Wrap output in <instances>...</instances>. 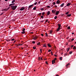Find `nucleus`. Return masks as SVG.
Returning <instances> with one entry per match:
<instances>
[{
    "instance_id": "nucleus-8",
    "label": "nucleus",
    "mask_w": 76,
    "mask_h": 76,
    "mask_svg": "<svg viewBox=\"0 0 76 76\" xmlns=\"http://www.w3.org/2000/svg\"><path fill=\"white\" fill-rule=\"evenodd\" d=\"M60 1H59V0H58L56 2V3L57 4H60Z\"/></svg>"
},
{
    "instance_id": "nucleus-54",
    "label": "nucleus",
    "mask_w": 76,
    "mask_h": 76,
    "mask_svg": "<svg viewBox=\"0 0 76 76\" xmlns=\"http://www.w3.org/2000/svg\"><path fill=\"white\" fill-rule=\"evenodd\" d=\"M45 22H48V20H46L45 21Z\"/></svg>"
},
{
    "instance_id": "nucleus-36",
    "label": "nucleus",
    "mask_w": 76,
    "mask_h": 76,
    "mask_svg": "<svg viewBox=\"0 0 76 76\" xmlns=\"http://www.w3.org/2000/svg\"><path fill=\"white\" fill-rule=\"evenodd\" d=\"M59 58L60 60H62V57H61Z\"/></svg>"
},
{
    "instance_id": "nucleus-48",
    "label": "nucleus",
    "mask_w": 76,
    "mask_h": 76,
    "mask_svg": "<svg viewBox=\"0 0 76 76\" xmlns=\"http://www.w3.org/2000/svg\"><path fill=\"white\" fill-rule=\"evenodd\" d=\"M41 53H42V49H41L40 50Z\"/></svg>"
},
{
    "instance_id": "nucleus-49",
    "label": "nucleus",
    "mask_w": 76,
    "mask_h": 76,
    "mask_svg": "<svg viewBox=\"0 0 76 76\" xmlns=\"http://www.w3.org/2000/svg\"><path fill=\"white\" fill-rule=\"evenodd\" d=\"M54 59H55V60H57V58H54Z\"/></svg>"
},
{
    "instance_id": "nucleus-64",
    "label": "nucleus",
    "mask_w": 76,
    "mask_h": 76,
    "mask_svg": "<svg viewBox=\"0 0 76 76\" xmlns=\"http://www.w3.org/2000/svg\"><path fill=\"white\" fill-rule=\"evenodd\" d=\"M15 42H16V41H15L13 43H15Z\"/></svg>"
},
{
    "instance_id": "nucleus-34",
    "label": "nucleus",
    "mask_w": 76,
    "mask_h": 76,
    "mask_svg": "<svg viewBox=\"0 0 76 76\" xmlns=\"http://www.w3.org/2000/svg\"><path fill=\"white\" fill-rule=\"evenodd\" d=\"M69 64H70L69 63H68V64H67L66 67H67V66H69Z\"/></svg>"
},
{
    "instance_id": "nucleus-28",
    "label": "nucleus",
    "mask_w": 76,
    "mask_h": 76,
    "mask_svg": "<svg viewBox=\"0 0 76 76\" xmlns=\"http://www.w3.org/2000/svg\"><path fill=\"white\" fill-rule=\"evenodd\" d=\"M69 12H66V15H68L69 14Z\"/></svg>"
},
{
    "instance_id": "nucleus-15",
    "label": "nucleus",
    "mask_w": 76,
    "mask_h": 76,
    "mask_svg": "<svg viewBox=\"0 0 76 76\" xmlns=\"http://www.w3.org/2000/svg\"><path fill=\"white\" fill-rule=\"evenodd\" d=\"M50 11H49L48 12V15H50Z\"/></svg>"
},
{
    "instance_id": "nucleus-1",
    "label": "nucleus",
    "mask_w": 76,
    "mask_h": 76,
    "mask_svg": "<svg viewBox=\"0 0 76 76\" xmlns=\"http://www.w3.org/2000/svg\"><path fill=\"white\" fill-rule=\"evenodd\" d=\"M11 9L12 10H16V7H17V5H12L11 6Z\"/></svg>"
},
{
    "instance_id": "nucleus-26",
    "label": "nucleus",
    "mask_w": 76,
    "mask_h": 76,
    "mask_svg": "<svg viewBox=\"0 0 76 76\" xmlns=\"http://www.w3.org/2000/svg\"><path fill=\"white\" fill-rule=\"evenodd\" d=\"M38 15H39V16H41V13H39Z\"/></svg>"
},
{
    "instance_id": "nucleus-7",
    "label": "nucleus",
    "mask_w": 76,
    "mask_h": 76,
    "mask_svg": "<svg viewBox=\"0 0 76 76\" xmlns=\"http://www.w3.org/2000/svg\"><path fill=\"white\" fill-rule=\"evenodd\" d=\"M55 61H56V60H55L54 59L52 61V64H54V63H55Z\"/></svg>"
},
{
    "instance_id": "nucleus-29",
    "label": "nucleus",
    "mask_w": 76,
    "mask_h": 76,
    "mask_svg": "<svg viewBox=\"0 0 76 76\" xmlns=\"http://www.w3.org/2000/svg\"><path fill=\"white\" fill-rule=\"evenodd\" d=\"M33 49H34V50H35V49H36V47H34L33 48Z\"/></svg>"
},
{
    "instance_id": "nucleus-19",
    "label": "nucleus",
    "mask_w": 76,
    "mask_h": 76,
    "mask_svg": "<svg viewBox=\"0 0 76 76\" xmlns=\"http://www.w3.org/2000/svg\"><path fill=\"white\" fill-rule=\"evenodd\" d=\"M67 28L68 29H70V26H69Z\"/></svg>"
},
{
    "instance_id": "nucleus-58",
    "label": "nucleus",
    "mask_w": 76,
    "mask_h": 76,
    "mask_svg": "<svg viewBox=\"0 0 76 76\" xmlns=\"http://www.w3.org/2000/svg\"><path fill=\"white\" fill-rule=\"evenodd\" d=\"M51 55H52V56H53V53H51Z\"/></svg>"
},
{
    "instance_id": "nucleus-16",
    "label": "nucleus",
    "mask_w": 76,
    "mask_h": 76,
    "mask_svg": "<svg viewBox=\"0 0 76 76\" xmlns=\"http://www.w3.org/2000/svg\"><path fill=\"white\" fill-rule=\"evenodd\" d=\"M48 47H51V45L49 44L48 43Z\"/></svg>"
},
{
    "instance_id": "nucleus-47",
    "label": "nucleus",
    "mask_w": 76,
    "mask_h": 76,
    "mask_svg": "<svg viewBox=\"0 0 76 76\" xmlns=\"http://www.w3.org/2000/svg\"><path fill=\"white\" fill-rule=\"evenodd\" d=\"M46 63L47 64H48V63L47 61L46 62Z\"/></svg>"
},
{
    "instance_id": "nucleus-45",
    "label": "nucleus",
    "mask_w": 76,
    "mask_h": 76,
    "mask_svg": "<svg viewBox=\"0 0 76 76\" xmlns=\"http://www.w3.org/2000/svg\"><path fill=\"white\" fill-rule=\"evenodd\" d=\"M53 4L54 5H55V4H56V2H54L53 3Z\"/></svg>"
},
{
    "instance_id": "nucleus-2",
    "label": "nucleus",
    "mask_w": 76,
    "mask_h": 76,
    "mask_svg": "<svg viewBox=\"0 0 76 76\" xmlns=\"http://www.w3.org/2000/svg\"><path fill=\"white\" fill-rule=\"evenodd\" d=\"M34 4H32L29 6L28 7V10H30V9H31V7H32L33 6H34Z\"/></svg>"
},
{
    "instance_id": "nucleus-40",
    "label": "nucleus",
    "mask_w": 76,
    "mask_h": 76,
    "mask_svg": "<svg viewBox=\"0 0 76 76\" xmlns=\"http://www.w3.org/2000/svg\"><path fill=\"white\" fill-rule=\"evenodd\" d=\"M51 50H49L48 51V52H51Z\"/></svg>"
},
{
    "instance_id": "nucleus-43",
    "label": "nucleus",
    "mask_w": 76,
    "mask_h": 76,
    "mask_svg": "<svg viewBox=\"0 0 76 76\" xmlns=\"http://www.w3.org/2000/svg\"><path fill=\"white\" fill-rule=\"evenodd\" d=\"M37 2H35L34 3V5H37Z\"/></svg>"
},
{
    "instance_id": "nucleus-14",
    "label": "nucleus",
    "mask_w": 76,
    "mask_h": 76,
    "mask_svg": "<svg viewBox=\"0 0 76 76\" xmlns=\"http://www.w3.org/2000/svg\"><path fill=\"white\" fill-rule=\"evenodd\" d=\"M52 32H53V31L52 30H50L49 32V34H52Z\"/></svg>"
},
{
    "instance_id": "nucleus-63",
    "label": "nucleus",
    "mask_w": 76,
    "mask_h": 76,
    "mask_svg": "<svg viewBox=\"0 0 76 76\" xmlns=\"http://www.w3.org/2000/svg\"><path fill=\"white\" fill-rule=\"evenodd\" d=\"M31 34H34V32H31Z\"/></svg>"
},
{
    "instance_id": "nucleus-31",
    "label": "nucleus",
    "mask_w": 76,
    "mask_h": 76,
    "mask_svg": "<svg viewBox=\"0 0 76 76\" xmlns=\"http://www.w3.org/2000/svg\"><path fill=\"white\" fill-rule=\"evenodd\" d=\"M69 50H70V48H69L68 49V50H67V52H68V51H69Z\"/></svg>"
},
{
    "instance_id": "nucleus-13",
    "label": "nucleus",
    "mask_w": 76,
    "mask_h": 76,
    "mask_svg": "<svg viewBox=\"0 0 76 76\" xmlns=\"http://www.w3.org/2000/svg\"><path fill=\"white\" fill-rule=\"evenodd\" d=\"M60 29H61L60 28H58L57 29V31L58 32V31H60Z\"/></svg>"
},
{
    "instance_id": "nucleus-62",
    "label": "nucleus",
    "mask_w": 76,
    "mask_h": 76,
    "mask_svg": "<svg viewBox=\"0 0 76 76\" xmlns=\"http://www.w3.org/2000/svg\"><path fill=\"white\" fill-rule=\"evenodd\" d=\"M56 76H59V75H57Z\"/></svg>"
},
{
    "instance_id": "nucleus-17",
    "label": "nucleus",
    "mask_w": 76,
    "mask_h": 76,
    "mask_svg": "<svg viewBox=\"0 0 76 76\" xmlns=\"http://www.w3.org/2000/svg\"><path fill=\"white\" fill-rule=\"evenodd\" d=\"M33 39H34V40H35V39H37V37H35Z\"/></svg>"
},
{
    "instance_id": "nucleus-23",
    "label": "nucleus",
    "mask_w": 76,
    "mask_h": 76,
    "mask_svg": "<svg viewBox=\"0 0 76 76\" xmlns=\"http://www.w3.org/2000/svg\"><path fill=\"white\" fill-rule=\"evenodd\" d=\"M43 47H47V46H46V45H45H45H43Z\"/></svg>"
},
{
    "instance_id": "nucleus-55",
    "label": "nucleus",
    "mask_w": 76,
    "mask_h": 76,
    "mask_svg": "<svg viewBox=\"0 0 76 76\" xmlns=\"http://www.w3.org/2000/svg\"><path fill=\"white\" fill-rule=\"evenodd\" d=\"M39 60H40V57H39Z\"/></svg>"
},
{
    "instance_id": "nucleus-32",
    "label": "nucleus",
    "mask_w": 76,
    "mask_h": 76,
    "mask_svg": "<svg viewBox=\"0 0 76 76\" xmlns=\"http://www.w3.org/2000/svg\"><path fill=\"white\" fill-rule=\"evenodd\" d=\"M66 56H67V53H65L64 55V57H66Z\"/></svg>"
},
{
    "instance_id": "nucleus-41",
    "label": "nucleus",
    "mask_w": 76,
    "mask_h": 76,
    "mask_svg": "<svg viewBox=\"0 0 76 76\" xmlns=\"http://www.w3.org/2000/svg\"><path fill=\"white\" fill-rule=\"evenodd\" d=\"M40 10H44V8H41L40 9Z\"/></svg>"
},
{
    "instance_id": "nucleus-4",
    "label": "nucleus",
    "mask_w": 76,
    "mask_h": 76,
    "mask_svg": "<svg viewBox=\"0 0 76 76\" xmlns=\"http://www.w3.org/2000/svg\"><path fill=\"white\" fill-rule=\"evenodd\" d=\"M9 9H10V7H9L8 8L4 9V11H7Z\"/></svg>"
},
{
    "instance_id": "nucleus-56",
    "label": "nucleus",
    "mask_w": 76,
    "mask_h": 76,
    "mask_svg": "<svg viewBox=\"0 0 76 76\" xmlns=\"http://www.w3.org/2000/svg\"><path fill=\"white\" fill-rule=\"evenodd\" d=\"M55 57H57V56L56 55H55Z\"/></svg>"
},
{
    "instance_id": "nucleus-18",
    "label": "nucleus",
    "mask_w": 76,
    "mask_h": 76,
    "mask_svg": "<svg viewBox=\"0 0 76 76\" xmlns=\"http://www.w3.org/2000/svg\"><path fill=\"white\" fill-rule=\"evenodd\" d=\"M15 0H13V1H12V3H15Z\"/></svg>"
},
{
    "instance_id": "nucleus-9",
    "label": "nucleus",
    "mask_w": 76,
    "mask_h": 76,
    "mask_svg": "<svg viewBox=\"0 0 76 76\" xmlns=\"http://www.w3.org/2000/svg\"><path fill=\"white\" fill-rule=\"evenodd\" d=\"M15 4V3L11 4L9 5V6H12V5H14Z\"/></svg>"
},
{
    "instance_id": "nucleus-44",
    "label": "nucleus",
    "mask_w": 76,
    "mask_h": 76,
    "mask_svg": "<svg viewBox=\"0 0 76 76\" xmlns=\"http://www.w3.org/2000/svg\"><path fill=\"white\" fill-rule=\"evenodd\" d=\"M15 40V39H11V41H14Z\"/></svg>"
},
{
    "instance_id": "nucleus-22",
    "label": "nucleus",
    "mask_w": 76,
    "mask_h": 76,
    "mask_svg": "<svg viewBox=\"0 0 76 76\" xmlns=\"http://www.w3.org/2000/svg\"><path fill=\"white\" fill-rule=\"evenodd\" d=\"M71 15H72L71 14H68L67 15V16H69V17H70V16H71Z\"/></svg>"
},
{
    "instance_id": "nucleus-61",
    "label": "nucleus",
    "mask_w": 76,
    "mask_h": 76,
    "mask_svg": "<svg viewBox=\"0 0 76 76\" xmlns=\"http://www.w3.org/2000/svg\"><path fill=\"white\" fill-rule=\"evenodd\" d=\"M5 1H8V0H5Z\"/></svg>"
},
{
    "instance_id": "nucleus-52",
    "label": "nucleus",
    "mask_w": 76,
    "mask_h": 76,
    "mask_svg": "<svg viewBox=\"0 0 76 76\" xmlns=\"http://www.w3.org/2000/svg\"><path fill=\"white\" fill-rule=\"evenodd\" d=\"M55 7H56V8L57 7V6L56 5H55Z\"/></svg>"
},
{
    "instance_id": "nucleus-21",
    "label": "nucleus",
    "mask_w": 76,
    "mask_h": 76,
    "mask_svg": "<svg viewBox=\"0 0 76 76\" xmlns=\"http://www.w3.org/2000/svg\"><path fill=\"white\" fill-rule=\"evenodd\" d=\"M36 7H34L33 8V10H36Z\"/></svg>"
},
{
    "instance_id": "nucleus-35",
    "label": "nucleus",
    "mask_w": 76,
    "mask_h": 76,
    "mask_svg": "<svg viewBox=\"0 0 76 76\" xmlns=\"http://www.w3.org/2000/svg\"><path fill=\"white\" fill-rule=\"evenodd\" d=\"M72 51H71L69 52V54H72Z\"/></svg>"
},
{
    "instance_id": "nucleus-12",
    "label": "nucleus",
    "mask_w": 76,
    "mask_h": 76,
    "mask_svg": "<svg viewBox=\"0 0 76 76\" xmlns=\"http://www.w3.org/2000/svg\"><path fill=\"white\" fill-rule=\"evenodd\" d=\"M64 3H63L61 5L60 7H63V6H64Z\"/></svg>"
},
{
    "instance_id": "nucleus-25",
    "label": "nucleus",
    "mask_w": 76,
    "mask_h": 76,
    "mask_svg": "<svg viewBox=\"0 0 76 76\" xmlns=\"http://www.w3.org/2000/svg\"><path fill=\"white\" fill-rule=\"evenodd\" d=\"M25 31V28H23L22 30V31Z\"/></svg>"
},
{
    "instance_id": "nucleus-46",
    "label": "nucleus",
    "mask_w": 76,
    "mask_h": 76,
    "mask_svg": "<svg viewBox=\"0 0 76 76\" xmlns=\"http://www.w3.org/2000/svg\"><path fill=\"white\" fill-rule=\"evenodd\" d=\"M41 35H42V37H44V35L43 34H41Z\"/></svg>"
},
{
    "instance_id": "nucleus-6",
    "label": "nucleus",
    "mask_w": 76,
    "mask_h": 76,
    "mask_svg": "<svg viewBox=\"0 0 76 76\" xmlns=\"http://www.w3.org/2000/svg\"><path fill=\"white\" fill-rule=\"evenodd\" d=\"M59 11H57L56 12V13L55 15H58V14L59 13Z\"/></svg>"
},
{
    "instance_id": "nucleus-20",
    "label": "nucleus",
    "mask_w": 76,
    "mask_h": 76,
    "mask_svg": "<svg viewBox=\"0 0 76 76\" xmlns=\"http://www.w3.org/2000/svg\"><path fill=\"white\" fill-rule=\"evenodd\" d=\"M25 31H23L21 32V33L23 34H25Z\"/></svg>"
},
{
    "instance_id": "nucleus-59",
    "label": "nucleus",
    "mask_w": 76,
    "mask_h": 76,
    "mask_svg": "<svg viewBox=\"0 0 76 76\" xmlns=\"http://www.w3.org/2000/svg\"><path fill=\"white\" fill-rule=\"evenodd\" d=\"M72 35H73V34H74V33H72Z\"/></svg>"
},
{
    "instance_id": "nucleus-60",
    "label": "nucleus",
    "mask_w": 76,
    "mask_h": 76,
    "mask_svg": "<svg viewBox=\"0 0 76 76\" xmlns=\"http://www.w3.org/2000/svg\"><path fill=\"white\" fill-rule=\"evenodd\" d=\"M40 58H41V60H42V57H41Z\"/></svg>"
},
{
    "instance_id": "nucleus-53",
    "label": "nucleus",
    "mask_w": 76,
    "mask_h": 76,
    "mask_svg": "<svg viewBox=\"0 0 76 76\" xmlns=\"http://www.w3.org/2000/svg\"><path fill=\"white\" fill-rule=\"evenodd\" d=\"M3 13H2L1 14V15H3Z\"/></svg>"
},
{
    "instance_id": "nucleus-3",
    "label": "nucleus",
    "mask_w": 76,
    "mask_h": 76,
    "mask_svg": "<svg viewBox=\"0 0 76 76\" xmlns=\"http://www.w3.org/2000/svg\"><path fill=\"white\" fill-rule=\"evenodd\" d=\"M24 9H25V7H23L20 8V10H21V11L23 10Z\"/></svg>"
},
{
    "instance_id": "nucleus-30",
    "label": "nucleus",
    "mask_w": 76,
    "mask_h": 76,
    "mask_svg": "<svg viewBox=\"0 0 76 76\" xmlns=\"http://www.w3.org/2000/svg\"><path fill=\"white\" fill-rule=\"evenodd\" d=\"M37 45H40V43L39 42L37 43Z\"/></svg>"
},
{
    "instance_id": "nucleus-5",
    "label": "nucleus",
    "mask_w": 76,
    "mask_h": 76,
    "mask_svg": "<svg viewBox=\"0 0 76 76\" xmlns=\"http://www.w3.org/2000/svg\"><path fill=\"white\" fill-rule=\"evenodd\" d=\"M56 10H52V12L53 13H56Z\"/></svg>"
},
{
    "instance_id": "nucleus-24",
    "label": "nucleus",
    "mask_w": 76,
    "mask_h": 76,
    "mask_svg": "<svg viewBox=\"0 0 76 76\" xmlns=\"http://www.w3.org/2000/svg\"><path fill=\"white\" fill-rule=\"evenodd\" d=\"M57 18V16H55V17H54V19H56Z\"/></svg>"
},
{
    "instance_id": "nucleus-42",
    "label": "nucleus",
    "mask_w": 76,
    "mask_h": 76,
    "mask_svg": "<svg viewBox=\"0 0 76 76\" xmlns=\"http://www.w3.org/2000/svg\"><path fill=\"white\" fill-rule=\"evenodd\" d=\"M47 7H48V8H50V6H47Z\"/></svg>"
},
{
    "instance_id": "nucleus-57",
    "label": "nucleus",
    "mask_w": 76,
    "mask_h": 76,
    "mask_svg": "<svg viewBox=\"0 0 76 76\" xmlns=\"http://www.w3.org/2000/svg\"><path fill=\"white\" fill-rule=\"evenodd\" d=\"M39 4H40V1L38 2Z\"/></svg>"
},
{
    "instance_id": "nucleus-39",
    "label": "nucleus",
    "mask_w": 76,
    "mask_h": 76,
    "mask_svg": "<svg viewBox=\"0 0 76 76\" xmlns=\"http://www.w3.org/2000/svg\"><path fill=\"white\" fill-rule=\"evenodd\" d=\"M73 49H76V48L75 46H74Z\"/></svg>"
},
{
    "instance_id": "nucleus-27",
    "label": "nucleus",
    "mask_w": 76,
    "mask_h": 76,
    "mask_svg": "<svg viewBox=\"0 0 76 76\" xmlns=\"http://www.w3.org/2000/svg\"><path fill=\"white\" fill-rule=\"evenodd\" d=\"M32 42L33 44H35V41H33Z\"/></svg>"
},
{
    "instance_id": "nucleus-11",
    "label": "nucleus",
    "mask_w": 76,
    "mask_h": 76,
    "mask_svg": "<svg viewBox=\"0 0 76 76\" xmlns=\"http://www.w3.org/2000/svg\"><path fill=\"white\" fill-rule=\"evenodd\" d=\"M58 27L59 28H60V27H61V24H58Z\"/></svg>"
},
{
    "instance_id": "nucleus-51",
    "label": "nucleus",
    "mask_w": 76,
    "mask_h": 76,
    "mask_svg": "<svg viewBox=\"0 0 76 76\" xmlns=\"http://www.w3.org/2000/svg\"><path fill=\"white\" fill-rule=\"evenodd\" d=\"M74 47V45H72L71 46V48H72V47Z\"/></svg>"
},
{
    "instance_id": "nucleus-37",
    "label": "nucleus",
    "mask_w": 76,
    "mask_h": 76,
    "mask_svg": "<svg viewBox=\"0 0 76 76\" xmlns=\"http://www.w3.org/2000/svg\"><path fill=\"white\" fill-rule=\"evenodd\" d=\"M40 17L41 18H44V17L43 16V15L41 16Z\"/></svg>"
},
{
    "instance_id": "nucleus-38",
    "label": "nucleus",
    "mask_w": 76,
    "mask_h": 76,
    "mask_svg": "<svg viewBox=\"0 0 76 76\" xmlns=\"http://www.w3.org/2000/svg\"><path fill=\"white\" fill-rule=\"evenodd\" d=\"M45 35L46 37H48V35H48V34H47V33H45Z\"/></svg>"
},
{
    "instance_id": "nucleus-33",
    "label": "nucleus",
    "mask_w": 76,
    "mask_h": 76,
    "mask_svg": "<svg viewBox=\"0 0 76 76\" xmlns=\"http://www.w3.org/2000/svg\"><path fill=\"white\" fill-rule=\"evenodd\" d=\"M44 14H45V12H42V15H44Z\"/></svg>"
},
{
    "instance_id": "nucleus-10",
    "label": "nucleus",
    "mask_w": 76,
    "mask_h": 76,
    "mask_svg": "<svg viewBox=\"0 0 76 76\" xmlns=\"http://www.w3.org/2000/svg\"><path fill=\"white\" fill-rule=\"evenodd\" d=\"M70 4L71 3H68L66 5V6H70Z\"/></svg>"
},
{
    "instance_id": "nucleus-50",
    "label": "nucleus",
    "mask_w": 76,
    "mask_h": 76,
    "mask_svg": "<svg viewBox=\"0 0 76 76\" xmlns=\"http://www.w3.org/2000/svg\"><path fill=\"white\" fill-rule=\"evenodd\" d=\"M73 40H74V38H73L71 39V41H73Z\"/></svg>"
}]
</instances>
